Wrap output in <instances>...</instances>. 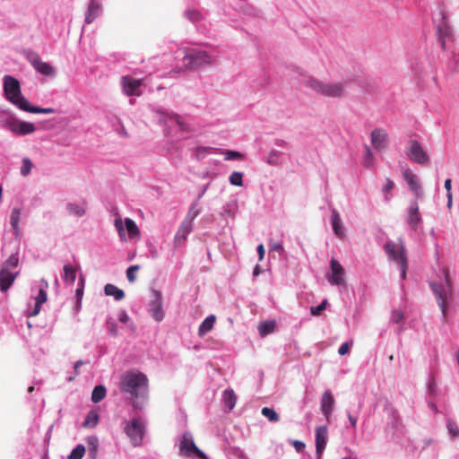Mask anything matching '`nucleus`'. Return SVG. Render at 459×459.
<instances>
[{
	"mask_svg": "<svg viewBox=\"0 0 459 459\" xmlns=\"http://www.w3.org/2000/svg\"><path fill=\"white\" fill-rule=\"evenodd\" d=\"M120 389L123 393L129 394L133 400H135L147 394L148 378L140 372H126L120 379Z\"/></svg>",
	"mask_w": 459,
	"mask_h": 459,
	"instance_id": "obj_1",
	"label": "nucleus"
},
{
	"mask_svg": "<svg viewBox=\"0 0 459 459\" xmlns=\"http://www.w3.org/2000/svg\"><path fill=\"white\" fill-rule=\"evenodd\" d=\"M445 282L430 281L429 286L435 295L437 305L441 309L443 320L447 317V301L452 298V283L447 269H444Z\"/></svg>",
	"mask_w": 459,
	"mask_h": 459,
	"instance_id": "obj_2",
	"label": "nucleus"
},
{
	"mask_svg": "<svg viewBox=\"0 0 459 459\" xmlns=\"http://www.w3.org/2000/svg\"><path fill=\"white\" fill-rule=\"evenodd\" d=\"M3 80L6 100L22 109V107L27 105L28 100L22 94L19 81L11 75H4Z\"/></svg>",
	"mask_w": 459,
	"mask_h": 459,
	"instance_id": "obj_3",
	"label": "nucleus"
},
{
	"mask_svg": "<svg viewBox=\"0 0 459 459\" xmlns=\"http://www.w3.org/2000/svg\"><path fill=\"white\" fill-rule=\"evenodd\" d=\"M19 264V255L18 254H13L9 256V258L3 264L2 268L0 270V290L3 292L7 291V290L12 286L13 281H15L18 273L13 272V269H16Z\"/></svg>",
	"mask_w": 459,
	"mask_h": 459,
	"instance_id": "obj_4",
	"label": "nucleus"
},
{
	"mask_svg": "<svg viewBox=\"0 0 459 459\" xmlns=\"http://www.w3.org/2000/svg\"><path fill=\"white\" fill-rule=\"evenodd\" d=\"M384 249L388 258L399 264L401 278L404 280L408 268L404 247L403 245H396L393 241H387L384 246Z\"/></svg>",
	"mask_w": 459,
	"mask_h": 459,
	"instance_id": "obj_5",
	"label": "nucleus"
},
{
	"mask_svg": "<svg viewBox=\"0 0 459 459\" xmlns=\"http://www.w3.org/2000/svg\"><path fill=\"white\" fill-rule=\"evenodd\" d=\"M304 84L315 92L326 97H338L342 91L341 83H325L315 77L307 78Z\"/></svg>",
	"mask_w": 459,
	"mask_h": 459,
	"instance_id": "obj_6",
	"label": "nucleus"
},
{
	"mask_svg": "<svg viewBox=\"0 0 459 459\" xmlns=\"http://www.w3.org/2000/svg\"><path fill=\"white\" fill-rule=\"evenodd\" d=\"M185 67L188 70H197L212 63L211 56L205 51L191 50L184 56Z\"/></svg>",
	"mask_w": 459,
	"mask_h": 459,
	"instance_id": "obj_7",
	"label": "nucleus"
},
{
	"mask_svg": "<svg viewBox=\"0 0 459 459\" xmlns=\"http://www.w3.org/2000/svg\"><path fill=\"white\" fill-rule=\"evenodd\" d=\"M144 430V424L139 419H133L131 422L125 427V431L134 446H138L142 444Z\"/></svg>",
	"mask_w": 459,
	"mask_h": 459,
	"instance_id": "obj_8",
	"label": "nucleus"
},
{
	"mask_svg": "<svg viewBox=\"0 0 459 459\" xmlns=\"http://www.w3.org/2000/svg\"><path fill=\"white\" fill-rule=\"evenodd\" d=\"M408 144L407 155L412 161L420 165L429 163V155L418 141L411 140Z\"/></svg>",
	"mask_w": 459,
	"mask_h": 459,
	"instance_id": "obj_9",
	"label": "nucleus"
},
{
	"mask_svg": "<svg viewBox=\"0 0 459 459\" xmlns=\"http://www.w3.org/2000/svg\"><path fill=\"white\" fill-rule=\"evenodd\" d=\"M179 454L185 457H192L196 454L203 455V451L196 446L191 433L183 434L179 444Z\"/></svg>",
	"mask_w": 459,
	"mask_h": 459,
	"instance_id": "obj_10",
	"label": "nucleus"
},
{
	"mask_svg": "<svg viewBox=\"0 0 459 459\" xmlns=\"http://www.w3.org/2000/svg\"><path fill=\"white\" fill-rule=\"evenodd\" d=\"M149 312L158 322L163 320L165 314L162 308V296L157 290L152 291V301L150 303Z\"/></svg>",
	"mask_w": 459,
	"mask_h": 459,
	"instance_id": "obj_11",
	"label": "nucleus"
},
{
	"mask_svg": "<svg viewBox=\"0 0 459 459\" xmlns=\"http://www.w3.org/2000/svg\"><path fill=\"white\" fill-rule=\"evenodd\" d=\"M403 176L408 185L409 189L415 195V200L421 198L423 196V193L418 177L409 168L403 169Z\"/></svg>",
	"mask_w": 459,
	"mask_h": 459,
	"instance_id": "obj_12",
	"label": "nucleus"
},
{
	"mask_svg": "<svg viewBox=\"0 0 459 459\" xmlns=\"http://www.w3.org/2000/svg\"><path fill=\"white\" fill-rule=\"evenodd\" d=\"M121 84L124 93L127 96H140L142 94L140 88L143 85V80L141 79L123 76L121 78Z\"/></svg>",
	"mask_w": 459,
	"mask_h": 459,
	"instance_id": "obj_13",
	"label": "nucleus"
},
{
	"mask_svg": "<svg viewBox=\"0 0 459 459\" xmlns=\"http://www.w3.org/2000/svg\"><path fill=\"white\" fill-rule=\"evenodd\" d=\"M198 212H195L191 215L189 212L186 220L181 223L179 229L175 235V243L181 244L186 239L187 235L191 232L193 228V221L197 216Z\"/></svg>",
	"mask_w": 459,
	"mask_h": 459,
	"instance_id": "obj_14",
	"label": "nucleus"
},
{
	"mask_svg": "<svg viewBox=\"0 0 459 459\" xmlns=\"http://www.w3.org/2000/svg\"><path fill=\"white\" fill-rule=\"evenodd\" d=\"M6 126L13 133L21 135L31 134L36 130L35 126L32 123L19 122L15 119L6 121Z\"/></svg>",
	"mask_w": 459,
	"mask_h": 459,
	"instance_id": "obj_15",
	"label": "nucleus"
},
{
	"mask_svg": "<svg viewBox=\"0 0 459 459\" xmlns=\"http://www.w3.org/2000/svg\"><path fill=\"white\" fill-rule=\"evenodd\" d=\"M370 140L376 150L383 151L388 144V134L385 130L376 128L370 134Z\"/></svg>",
	"mask_w": 459,
	"mask_h": 459,
	"instance_id": "obj_16",
	"label": "nucleus"
},
{
	"mask_svg": "<svg viewBox=\"0 0 459 459\" xmlns=\"http://www.w3.org/2000/svg\"><path fill=\"white\" fill-rule=\"evenodd\" d=\"M421 221L422 219L420 214L418 201L413 200L411 202L409 206L406 221L411 230H416L421 223Z\"/></svg>",
	"mask_w": 459,
	"mask_h": 459,
	"instance_id": "obj_17",
	"label": "nucleus"
},
{
	"mask_svg": "<svg viewBox=\"0 0 459 459\" xmlns=\"http://www.w3.org/2000/svg\"><path fill=\"white\" fill-rule=\"evenodd\" d=\"M343 269L342 264L333 258L330 263V273L326 274L328 281L332 284H339L342 281Z\"/></svg>",
	"mask_w": 459,
	"mask_h": 459,
	"instance_id": "obj_18",
	"label": "nucleus"
},
{
	"mask_svg": "<svg viewBox=\"0 0 459 459\" xmlns=\"http://www.w3.org/2000/svg\"><path fill=\"white\" fill-rule=\"evenodd\" d=\"M326 429L324 427H318L316 434V455L319 459L323 454V451L326 446Z\"/></svg>",
	"mask_w": 459,
	"mask_h": 459,
	"instance_id": "obj_19",
	"label": "nucleus"
},
{
	"mask_svg": "<svg viewBox=\"0 0 459 459\" xmlns=\"http://www.w3.org/2000/svg\"><path fill=\"white\" fill-rule=\"evenodd\" d=\"M31 65L44 75L54 74V68L48 63L43 62L39 56H34L30 59Z\"/></svg>",
	"mask_w": 459,
	"mask_h": 459,
	"instance_id": "obj_20",
	"label": "nucleus"
},
{
	"mask_svg": "<svg viewBox=\"0 0 459 459\" xmlns=\"http://www.w3.org/2000/svg\"><path fill=\"white\" fill-rule=\"evenodd\" d=\"M333 403L334 399L331 392L325 391L321 400V410L326 418H328L329 414L332 412Z\"/></svg>",
	"mask_w": 459,
	"mask_h": 459,
	"instance_id": "obj_21",
	"label": "nucleus"
},
{
	"mask_svg": "<svg viewBox=\"0 0 459 459\" xmlns=\"http://www.w3.org/2000/svg\"><path fill=\"white\" fill-rule=\"evenodd\" d=\"M216 317L214 315H211L207 316L204 322L200 325L198 329V334L200 337L204 336L208 332H210L214 325Z\"/></svg>",
	"mask_w": 459,
	"mask_h": 459,
	"instance_id": "obj_22",
	"label": "nucleus"
},
{
	"mask_svg": "<svg viewBox=\"0 0 459 459\" xmlns=\"http://www.w3.org/2000/svg\"><path fill=\"white\" fill-rule=\"evenodd\" d=\"M100 4L96 1H91L85 17L86 23H91L99 15Z\"/></svg>",
	"mask_w": 459,
	"mask_h": 459,
	"instance_id": "obj_23",
	"label": "nucleus"
},
{
	"mask_svg": "<svg viewBox=\"0 0 459 459\" xmlns=\"http://www.w3.org/2000/svg\"><path fill=\"white\" fill-rule=\"evenodd\" d=\"M223 402L225 406L231 411L237 403V395L232 389H227L223 392Z\"/></svg>",
	"mask_w": 459,
	"mask_h": 459,
	"instance_id": "obj_24",
	"label": "nucleus"
},
{
	"mask_svg": "<svg viewBox=\"0 0 459 459\" xmlns=\"http://www.w3.org/2000/svg\"><path fill=\"white\" fill-rule=\"evenodd\" d=\"M104 292L107 296H113L116 300H121L125 298V292L111 283L104 287Z\"/></svg>",
	"mask_w": 459,
	"mask_h": 459,
	"instance_id": "obj_25",
	"label": "nucleus"
},
{
	"mask_svg": "<svg viewBox=\"0 0 459 459\" xmlns=\"http://www.w3.org/2000/svg\"><path fill=\"white\" fill-rule=\"evenodd\" d=\"M106 396V388L104 385H97L94 387L91 394V401L94 403L101 402Z\"/></svg>",
	"mask_w": 459,
	"mask_h": 459,
	"instance_id": "obj_26",
	"label": "nucleus"
},
{
	"mask_svg": "<svg viewBox=\"0 0 459 459\" xmlns=\"http://www.w3.org/2000/svg\"><path fill=\"white\" fill-rule=\"evenodd\" d=\"M331 223L333 230L336 235L339 237H342V231L341 228V217L340 214L336 211H333L332 218H331Z\"/></svg>",
	"mask_w": 459,
	"mask_h": 459,
	"instance_id": "obj_27",
	"label": "nucleus"
},
{
	"mask_svg": "<svg viewBox=\"0 0 459 459\" xmlns=\"http://www.w3.org/2000/svg\"><path fill=\"white\" fill-rule=\"evenodd\" d=\"M22 110L30 112V113H42V114H52L54 113V109L51 108H39L31 106L29 101L27 105L22 107Z\"/></svg>",
	"mask_w": 459,
	"mask_h": 459,
	"instance_id": "obj_28",
	"label": "nucleus"
},
{
	"mask_svg": "<svg viewBox=\"0 0 459 459\" xmlns=\"http://www.w3.org/2000/svg\"><path fill=\"white\" fill-rule=\"evenodd\" d=\"M76 278V269L71 264L64 266V280L73 284Z\"/></svg>",
	"mask_w": 459,
	"mask_h": 459,
	"instance_id": "obj_29",
	"label": "nucleus"
},
{
	"mask_svg": "<svg viewBox=\"0 0 459 459\" xmlns=\"http://www.w3.org/2000/svg\"><path fill=\"white\" fill-rule=\"evenodd\" d=\"M20 218H21V210L19 208H13L12 211V213H11L10 221H11V225L15 231V234H18L19 230H20V227H19Z\"/></svg>",
	"mask_w": 459,
	"mask_h": 459,
	"instance_id": "obj_30",
	"label": "nucleus"
},
{
	"mask_svg": "<svg viewBox=\"0 0 459 459\" xmlns=\"http://www.w3.org/2000/svg\"><path fill=\"white\" fill-rule=\"evenodd\" d=\"M125 226L126 228V230H127L130 238H133L140 234V230L138 229V227L136 226L135 222L132 219L126 218L125 220Z\"/></svg>",
	"mask_w": 459,
	"mask_h": 459,
	"instance_id": "obj_31",
	"label": "nucleus"
},
{
	"mask_svg": "<svg viewBox=\"0 0 459 459\" xmlns=\"http://www.w3.org/2000/svg\"><path fill=\"white\" fill-rule=\"evenodd\" d=\"M275 323L273 321H266L264 323L260 324L258 326L259 333L262 337L273 333Z\"/></svg>",
	"mask_w": 459,
	"mask_h": 459,
	"instance_id": "obj_32",
	"label": "nucleus"
},
{
	"mask_svg": "<svg viewBox=\"0 0 459 459\" xmlns=\"http://www.w3.org/2000/svg\"><path fill=\"white\" fill-rule=\"evenodd\" d=\"M98 421H99L98 414L95 411H91L87 414L82 425L85 428H93L97 425Z\"/></svg>",
	"mask_w": 459,
	"mask_h": 459,
	"instance_id": "obj_33",
	"label": "nucleus"
},
{
	"mask_svg": "<svg viewBox=\"0 0 459 459\" xmlns=\"http://www.w3.org/2000/svg\"><path fill=\"white\" fill-rule=\"evenodd\" d=\"M374 155L368 146L365 147V153L363 158V166L366 168H371L374 165Z\"/></svg>",
	"mask_w": 459,
	"mask_h": 459,
	"instance_id": "obj_34",
	"label": "nucleus"
},
{
	"mask_svg": "<svg viewBox=\"0 0 459 459\" xmlns=\"http://www.w3.org/2000/svg\"><path fill=\"white\" fill-rule=\"evenodd\" d=\"M261 412L262 415L266 417L270 421L276 422L280 420L278 413L272 408L264 407Z\"/></svg>",
	"mask_w": 459,
	"mask_h": 459,
	"instance_id": "obj_35",
	"label": "nucleus"
},
{
	"mask_svg": "<svg viewBox=\"0 0 459 459\" xmlns=\"http://www.w3.org/2000/svg\"><path fill=\"white\" fill-rule=\"evenodd\" d=\"M85 454V446L83 445H78L74 447L68 456V459H82Z\"/></svg>",
	"mask_w": 459,
	"mask_h": 459,
	"instance_id": "obj_36",
	"label": "nucleus"
},
{
	"mask_svg": "<svg viewBox=\"0 0 459 459\" xmlns=\"http://www.w3.org/2000/svg\"><path fill=\"white\" fill-rule=\"evenodd\" d=\"M446 428L448 430V433L453 437H459V428L455 420L452 419H448L446 420Z\"/></svg>",
	"mask_w": 459,
	"mask_h": 459,
	"instance_id": "obj_37",
	"label": "nucleus"
},
{
	"mask_svg": "<svg viewBox=\"0 0 459 459\" xmlns=\"http://www.w3.org/2000/svg\"><path fill=\"white\" fill-rule=\"evenodd\" d=\"M67 209L71 214L76 215V216H82L85 213V209L76 204H68Z\"/></svg>",
	"mask_w": 459,
	"mask_h": 459,
	"instance_id": "obj_38",
	"label": "nucleus"
},
{
	"mask_svg": "<svg viewBox=\"0 0 459 459\" xmlns=\"http://www.w3.org/2000/svg\"><path fill=\"white\" fill-rule=\"evenodd\" d=\"M394 182L391 178H387L385 180V184L382 188V192L385 195V200L386 202H388L390 200L391 197L388 196L387 195L394 189Z\"/></svg>",
	"mask_w": 459,
	"mask_h": 459,
	"instance_id": "obj_39",
	"label": "nucleus"
},
{
	"mask_svg": "<svg viewBox=\"0 0 459 459\" xmlns=\"http://www.w3.org/2000/svg\"><path fill=\"white\" fill-rule=\"evenodd\" d=\"M404 318V313L401 309H394L391 312L390 323L399 324Z\"/></svg>",
	"mask_w": 459,
	"mask_h": 459,
	"instance_id": "obj_40",
	"label": "nucleus"
},
{
	"mask_svg": "<svg viewBox=\"0 0 459 459\" xmlns=\"http://www.w3.org/2000/svg\"><path fill=\"white\" fill-rule=\"evenodd\" d=\"M243 174L241 172L234 171L230 176V182L231 185L241 186L243 185Z\"/></svg>",
	"mask_w": 459,
	"mask_h": 459,
	"instance_id": "obj_41",
	"label": "nucleus"
},
{
	"mask_svg": "<svg viewBox=\"0 0 459 459\" xmlns=\"http://www.w3.org/2000/svg\"><path fill=\"white\" fill-rule=\"evenodd\" d=\"M32 162L29 158H23L22 159V165L21 167V174L23 177H26L30 174L31 169H32Z\"/></svg>",
	"mask_w": 459,
	"mask_h": 459,
	"instance_id": "obj_42",
	"label": "nucleus"
},
{
	"mask_svg": "<svg viewBox=\"0 0 459 459\" xmlns=\"http://www.w3.org/2000/svg\"><path fill=\"white\" fill-rule=\"evenodd\" d=\"M168 122L170 124H176L178 128L182 131L186 130V126L183 122L182 118L178 115H170L168 118Z\"/></svg>",
	"mask_w": 459,
	"mask_h": 459,
	"instance_id": "obj_43",
	"label": "nucleus"
},
{
	"mask_svg": "<svg viewBox=\"0 0 459 459\" xmlns=\"http://www.w3.org/2000/svg\"><path fill=\"white\" fill-rule=\"evenodd\" d=\"M139 269H140V265L134 264V265L130 266L126 270V278L129 282H134L135 281V279H136L135 273L137 271H139Z\"/></svg>",
	"mask_w": 459,
	"mask_h": 459,
	"instance_id": "obj_44",
	"label": "nucleus"
},
{
	"mask_svg": "<svg viewBox=\"0 0 459 459\" xmlns=\"http://www.w3.org/2000/svg\"><path fill=\"white\" fill-rule=\"evenodd\" d=\"M327 306V300L325 299L322 301V303L316 307H310V313L314 316H318L321 315V313L326 308Z\"/></svg>",
	"mask_w": 459,
	"mask_h": 459,
	"instance_id": "obj_45",
	"label": "nucleus"
},
{
	"mask_svg": "<svg viewBox=\"0 0 459 459\" xmlns=\"http://www.w3.org/2000/svg\"><path fill=\"white\" fill-rule=\"evenodd\" d=\"M106 325H107L108 333L111 334L112 336H117V325L116 321L110 317V318L107 319Z\"/></svg>",
	"mask_w": 459,
	"mask_h": 459,
	"instance_id": "obj_46",
	"label": "nucleus"
},
{
	"mask_svg": "<svg viewBox=\"0 0 459 459\" xmlns=\"http://www.w3.org/2000/svg\"><path fill=\"white\" fill-rule=\"evenodd\" d=\"M445 188L446 190V197H447V206L451 207L452 205V180L450 178L446 179L445 181Z\"/></svg>",
	"mask_w": 459,
	"mask_h": 459,
	"instance_id": "obj_47",
	"label": "nucleus"
},
{
	"mask_svg": "<svg viewBox=\"0 0 459 459\" xmlns=\"http://www.w3.org/2000/svg\"><path fill=\"white\" fill-rule=\"evenodd\" d=\"M48 295L46 290L40 289L39 290V294L36 297L37 307H40V306L47 301Z\"/></svg>",
	"mask_w": 459,
	"mask_h": 459,
	"instance_id": "obj_48",
	"label": "nucleus"
},
{
	"mask_svg": "<svg viewBox=\"0 0 459 459\" xmlns=\"http://www.w3.org/2000/svg\"><path fill=\"white\" fill-rule=\"evenodd\" d=\"M88 444L90 446V452L92 454V456H95V454L97 452V446H98V440L94 437H90L88 438Z\"/></svg>",
	"mask_w": 459,
	"mask_h": 459,
	"instance_id": "obj_49",
	"label": "nucleus"
},
{
	"mask_svg": "<svg viewBox=\"0 0 459 459\" xmlns=\"http://www.w3.org/2000/svg\"><path fill=\"white\" fill-rule=\"evenodd\" d=\"M243 155L236 151H227L225 152V159L228 160L242 159Z\"/></svg>",
	"mask_w": 459,
	"mask_h": 459,
	"instance_id": "obj_50",
	"label": "nucleus"
},
{
	"mask_svg": "<svg viewBox=\"0 0 459 459\" xmlns=\"http://www.w3.org/2000/svg\"><path fill=\"white\" fill-rule=\"evenodd\" d=\"M83 287H84V281H83V279H81L80 286L76 290V297H77V299H78V306L81 305V300H82V295H83Z\"/></svg>",
	"mask_w": 459,
	"mask_h": 459,
	"instance_id": "obj_51",
	"label": "nucleus"
},
{
	"mask_svg": "<svg viewBox=\"0 0 459 459\" xmlns=\"http://www.w3.org/2000/svg\"><path fill=\"white\" fill-rule=\"evenodd\" d=\"M292 446L296 449L297 452H302L305 448V444L299 440H293L291 442Z\"/></svg>",
	"mask_w": 459,
	"mask_h": 459,
	"instance_id": "obj_52",
	"label": "nucleus"
},
{
	"mask_svg": "<svg viewBox=\"0 0 459 459\" xmlns=\"http://www.w3.org/2000/svg\"><path fill=\"white\" fill-rule=\"evenodd\" d=\"M115 226L118 231V233L120 234V236L123 235V232H124V226H123V221L122 219H117L115 221Z\"/></svg>",
	"mask_w": 459,
	"mask_h": 459,
	"instance_id": "obj_53",
	"label": "nucleus"
},
{
	"mask_svg": "<svg viewBox=\"0 0 459 459\" xmlns=\"http://www.w3.org/2000/svg\"><path fill=\"white\" fill-rule=\"evenodd\" d=\"M210 150H212V148H209V147H197L195 149V152L197 153V156L200 157L201 155H205L206 153H208L210 152Z\"/></svg>",
	"mask_w": 459,
	"mask_h": 459,
	"instance_id": "obj_54",
	"label": "nucleus"
},
{
	"mask_svg": "<svg viewBox=\"0 0 459 459\" xmlns=\"http://www.w3.org/2000/svg\"><path fill=\"white\" fill-rule=\"evenodd\" d=\"M257 253L259 255V260L262 261L264 259V253H265L264 247L263 244L258 245Z\"/></svg>",
	"mask_w": 459,
	"mask_h": 459,
	"instance_id": "obj_55",
	"label": "nucleus"
},
{
	"mask_svg": "<svg viewBox=\"0 0 459 459\" xmlns=\"http://www.w3.org/2000/svg\"><path fill=\"white\" fill-rule=\"evenodd\" d=\"M118 319L121 323H126L129 320V316L125 311H122L119 315Z\"/></svg>",
	"mask_w": 459,
	"mask_h": 459,
	"instance_id": "obj_56",
	"label": "nucleus"
},
{
	"mask_svg": "<svg viewBox=\"0 0 459 459\" xmlns=\"http://www.w3.org/2000/svg\"><path fill=\"white\" fill-rule=\"evenodd\" d=\"M277 158V152H273L269 157H268V162L269 163H274L275 162V159Z\"/></svg>",
	"mask_w": 459,
	"mask_h": 459,
	"instance_id": "obj_57",
	"label": "nucleus"
},
{
	"mask_svg": "<svg viewBox=\"0 0 459 459\" xmlns=\"http://www.w3.org/2000/svg\"><path fill=\"white\" fill-rule=\"evenodd\" d=\"M82 360H78L75 362L74 364V371H75V374L78 375L79 372H78V369L80 368V367L82 365Z\"/></svg>",
	"mask_w": 459,
	"mask_h": 459,
	"instance_id": "obj_58",
	"label": "nucleus"
},
{
	"mask_svg": "<svg viewBox=\"0 0 459 459\" xmlns=\"http://www.w3.org/2000/svg\"><path fill=\"white\" fill-rule=\"evenodd\" d=\"M254 275L255 276H257L261 273V269H260V266L259 265H256L254 269Z\"/></svg>",
	"mask_w": 459,
	"mask_h": 459,
	"instance_id": "obj_59",
	"label": "nucleus"
},
{
	"mask_svg": "<svg viewBox=\"0 0 459 459\" xmlns=\"http://www.w3.org/2000/svg\"><path fill=\"white\" fill-rule=\"evenodd\" d=\"M282 249V247L280 244H273L271 247V250H280Z\"/></svg>",
	"mask_w": 459,
	"mask_h": 459,
	"instance_id": "obj_60",
	"label": "nucleus"
},
{
	"mask_svg": "<svg viewBox=\"0 0 459 459\" xmlns=\"http://www.w3.org/2000/svg\"><path fill=\"white\" fill-rule=\"evenodd\" d=\"M338 352L340 355L343 356L344 355V343H342L340 347H339V350H338Z\"/></svg>",
	"mask_w": 459,
	"mask_h": 459,
	"instance_id": "obj_61",
	"label": "nucleus"
},
{
	"mask_svg": "<svg viewBox=\"0 0 459 459\" xmlns=\"http://www.w3.org/2000/svg\"><path fill=\"white\" fill-rule=\"evenodd\" d=\"M349 420H350V421H351V424L353 427H355V425H356V419L350 415V416H349Z\"/></svg>",
	"mask_w": 459,
	"mask_h": 459,
	"instance_id": "obj_62",
	"label": "nucleus"
},
{
	"mask_svg": "<svg viewBox=\"0 0 459 459\" xmlns=\"http://www.w3.org/2000/svg\"><path fill=\"white\" fill-rule=\"evenodd\" d=\"M195 456L198 457L199 459H208V457L205 455V454L203 452V455L200 454H196Z\"/></svg>",
	"mask_w": 459,
	"mask_h": 459,
	"instance_id": "obj_63",
	"label": "nucleus"
},
{
	"mask_svg": "<svg viewBox=\"0 0 459 459\" xmlns=\"http://www.w3.org/2000/svg\"><path fill=\"white\" fill-rule=\"evenodd\" d=\"M40 307H37V305L35 306L34 311L32 313V316H36L39 312Z\"/></svg>",
	"mask_w": 459,
	"mask_h": 459,
	"instance_id": "obj_64",
	"label": "nucleus"
}]
</instances>
